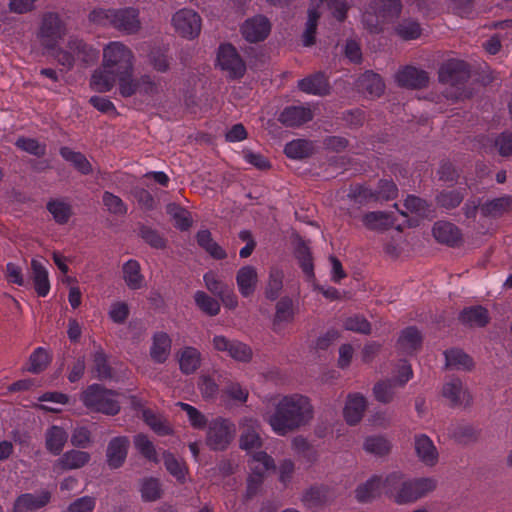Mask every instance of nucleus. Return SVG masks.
<instances>
[{"instance_id":"nucleus-1","label":"nucleus","mask_w":512,"mask_h":512,"mask_svg":"<svg viewBox=\"0 0 512 512\" xmlns=\"http://www.w3.org/2000/svg\"><path fill=\"white\" fill-rule=\"evenodd\" d=\"M66 35L67 26L60 15L47 12L42 15L35 33L36 44L41 48L42 55L52 57L68 70L78 60L88 65L97 59L98 52L94 48L75 36L66 40Z\"/></svg>"},{"instance_id":"nucleus-2","label":"nucleus","mask_w":512,"mask_h":512,"mask_svg":"<svg viewBox=\"0 0 512 512\" xmlns=\"http://www.w3.org/2000/svg\"><path fill=\"white\" fill-rule=\"evenodd\" d=\"M273 410L263 414L271 430L285 436L309 425L314 418V407L309 397L292 393L278 395L272 400Z\"/></svg>"},{"instance_id":"nucleus-3","label":"nucleus","mask_w":512,"mask_h":512,"mask_svg":"<svg viewBox=\"0 0 512 512\" xmlns=\"http://www.w3.org/2000/svg\"><path fill=\"white\" fill-rule=\"evenodd\" d=\"M134 68V55L120 41L109 42L103 48L102 67L91 76L90 86L97 92H108L115 85V75Z\"/></svg>"},{"instance_id":"nucleus-4","label":"nucleus","mask_w":512,"mask_h":512,"mask_svg":"<svg viewBox=\"0 0 512 512\" xmlns=\"http://www.w3.org/2000/svg\"><path fill=\"white\" fill-rule=\"evenodd\" d=\"M437 480L432 477L409 478L399 471L385 475L384 494L398 505L412 504L433 492Z\"/></svg>"},{"instance_id":"nucleus-5","label":"nucleus","mask_w":512,"mask_h":512,"mask_svg":"<svg viewBox=\"0 0 512 512\" xmlns=\"http://www.w3.org/2000/svg\"><path fill=\"white\" fill-rule=\"evenodd\" d=\"M401 11L400 0H372L363 12L362 22L370 32H379L384 24L392 22Z\"/></svg>"},{"instance_id":"nucleus-6","label":"nucleus","mask_w":512,"mask_h":512,"mask_svg":"<svg viewBox=\"0 0 512 512\" xmlns=\"http://www.w3.org/2000/svg\"><path fill=\"white\" fill-rule=\"evenodd\" d=\"M325 9L330 10L337 20L342 21L346 16L348 7L344 0H311L306 28L302 35L304 46L314 44L317 22Z\"/></svg>"},{"instance_id":"nucleus-7","label":"nucleus","mask_w":512,"mask_h":512,"mask_svg":"<svg viewBox=\"0 0 512 512\" xmlns=\"http://www.w3.org/2000/svg\"><path fill=\"white\" fill-rule=\"evenodd\" d=\"M81 400L85 407L93 412L113 416L120 411V402L117 393L98 384L88 386L87 389L83 391Z\"/></svg>"},{"instance_id":"nucleus-8","label":"nucleus","mask_w":512,"mask_h":512,"mask_svg":"<svg viewBox=\"0 0 512 512\" xmlns=\"http://www.w3.org/2000/svg\"><path fill=\"white\" fill-rule=\"evenodd\" d=\"M235 425L222 417H217L209 422L206 432V444L215 451L226 449L234 439Z\"/></svg>"},{"instance_id":"nucleus-9","label":"nucleus","mask_w":512,"mask_h":512,"mask_svg":"<svg viewBox=\"0 0 512 512\" xmlns=\"http://www.w3.org/2000/svg\"><path fill=\"white\" fill-rule=\"evenodd\" d=\"M175 31L183 38L194 39L199 36L202 27L200 15L189 8L176 11L171 19Z\"/></svg>"},{"instance_id":"nucleus-10","label":"nucleus","mask_w":512,"mask_h":512,"mask_svg":"<svg viewBox=\"0 0 512 512\" xmlns=\"http://www.w3.org/2000/svg\"><path fill=\"white\" fill-rule=\"evenodd\" d=\"M251 474L248 478V493L254 494L269 471L275 470L274 460L264 451L256 452L249 461Z\"/></svg>"},{"instance_id":"nucleus-11","label":"nucleus","mask_w":512,"mask_h":512,"mask_svg":"<svg viewBox=\"0 0 512 512\" xmlns=\"http://www.w3.org/2000/svg\"><path fill=\"white\" fill-rule=\"evenodd\" d=\"M213 349L226 353L229 357L238 362H249L252 359L251 348L243 342L229 339L223 335H215L212 338Z\"/></svg>"},{"instance_id":"nucleus-12","label":"nucleus","mask_w":512,"mask_h":512,"mask_svg":"<svg viewBox=\"0 0 512 512\" xmlns=\"http://www.w3.org/2000/svg\"><path fill=\"white\" fill-rule=\"evenodd\" d=\"M217 64L222 70L227 71L231 77H241L246 70L243 60L230 44H223L219 47Z\"/></svg>"},{"instance_id":"nucleus-13","label":"nucleus","mask_w":512,"mask_h":512,"mask_svg":"<svg viewBox=\"0 0 512 512\" xmlns=\"http://www.w3.org/2000/svg\"><path fill=\"white\" fill-rule=\"evenodd\" d=\"M112 27L125 34L137 33L141 28L139 10L134 7L115 9Z\"/></svg>"},{"instance_id":"nucleus-14","label":"nucleus","mask_w":512,"mask_h":512,"mask_svg":"<svg viewBox=\"0 0 512 512\" xmlns=\"http://www.w3.org/2000/svg\"><path fill=\"white\" fill-rule=\"evenodd\" d=\"M241 435L239 439L240 448L245 451L258 449L262 446V439L259 435L260 423L253 417H243L239 421Z\"/></svg>"},{"instance_id":"nucleus-15","label":"nucleus","mask_w":512,"mask_h":512,"mask_svg":"<svg viewBox=\"0 0 512 512\" xmlns=\"http://www.w3.org/2000/svg\"><path fill=\"white\" fill-rule=\"evenodd\" d=\"M442 397L452 407L467 406L471 402V395L459 378H450L442 386Z\"/></svg>"},{"instance_id":"nucleus-16","label":"nucleus","mask_w":512,"mask_h":512,"mask_svg":"<svg viewBox=\"0 0 512 512\" xmlns=\"http://www.w3.org/2000/svg\"><path fill=\"white\" fill-rule=\"evenodd\" d=\"M469 78L468 66L460 60H449L440 69L439 79L442 83L449 84L459 89V85Z\"/></svg>"},{"instance_id":"nucleus-17","label":"nucleus","mask_w":512,"mask_h":512,"mask_svg":"<svg viewBox=\"0 0 512 512\" xmlns=\"http://www.w3.org/2000/svg\"><path fill=\"white\" fill-rule=\"evenodd\" d=\"M129 446L130 441L126 436H117L109 441L106 450V458L110 468L117 469L124 464Z\"/></svg>"},{"instance_id":"nucleus-18","label":"nucleus","mask_w":512,"mask_h":512,"mask_svg":"<svg viewBox=\"0 0 512 512\" xmlns=\"http://www.w3.org/2000/svg\"><path fill=\"white\" fill-rule=\"evenodd\" d=\"M270 29L271 26L266 17L254 16L243 23L241 32L247 41L258 42L264 40L268 36Z\"/></svg>"},{"instance_id":"nucleus-19","label":"nucleus","mask_w":512,"mask_h":512,"mask_svg":"<svg viewBox=\"0 0 512 512\" xmlns=\"http://www.w3.org/2000/svg\"><path fill=\"white\" fill-rule=\"evenodd\" d=\"M367 408V400L360 393L348 394L343 408V417L350 426L357 425L363 418Z\"/></svg>"},{"instance_id":"nucleus-20","label":"nucleus","mask_w":512,"mask_h":512,"mask_svg":"<svg viewBox=\"0 0 512 512\" xmlns=\"http://www.w3.org/2000/svg\"><path fill=\"white\" fill-rule=\"evenodd\" d=\"M51 499V493L42 490L37 494L25 493L18 496L13 505V512H33L46 506Z\"/></svg>"},{"instance_id":"nucleus-21","label":"nucleus","mask_w":512,"mask_h":512,"mask_svg":"<svg viewBox=\"0 0 512 512\" xmlns=\"http://www.w3.org/2000/svg\"><path fill=\"white\" fill-rule=\"evenodd\" d=\"M398 189L390 180H381L376 192L366 187H357L354 191V197L360 200H390L397 196Z\"/></svg>"},{"instance_id":"nucleus-22","label":"nucleus","mask_w":512,"mask_h":512,"mask_svg":"<svg viewBox=\"0 0 512 512\" xmlns=\"http://www.w3.org/2000/svg\"><path fill=\"white\" fill-rule=\"evenodd\" d=\"M415 452L419 460L426 466H434L438 462V451L433 441L425 434H419L414 439Z\"/></svg>"},{"instance_id":"nucleus-23","label":"nucleus","mask_w":512,"mask_h":512,"mask_svg":"<svg viewBox=\"0 0 512 512\" xmlns=\"http://www.w3.org/2000/svg\"><path fill=\"white\" fill-rule=\"evenodd\" d=\"M395 81L402 87L422 88L428 83V75L423 70L407 66L396 73Z\"/></svg>"},{"instance_id":"nucleus-24","label":"nucleus","mask_w":512,"mask_h":512,"mask_svg":"<svg viewBox=\"0 0 512 512\" xmlns=\"http://www.w3.org/2000/svg\"><path fill=\"white\" fill-rule=\"evenodd\" d=\"M385 476L374 475L360 484L355 490V496L360 502H370L384 494Z\"/></svg>"},{"instance_id":"nucleus-25","label":"nucleus","mask_w":512,"mask_h":512,"mask_svg":"<svg viewBox=\"0 0 512 512\" xmlns=\"http://www.w3.org/2000/svg\"><path fill=\"white\" fill-rule=\"evenodd\" d=\"M91 455L83 450L71 449L63 453L55 462L54 468L59 470H75L87 465Z\"/></svg>"},{"instance_id":"nucleus-26","label":"nucleus","mask_w":512,"mask_h":512,"mask_svg":"<svg viewBox=\"0 0 512 512\" xmlns=\"http://www.w3.org/2000/svg\"><path fill=\"white\" fill-rule=\"evenodd\" d=\"M236 283L243 297L253 295L258 284L257 269L250 265L241 267L236 274Z\"/></svg>"},{"instance_id":"nucleus-27","label":"nucleus","mask_w":512,"mask_h":512,"mask_svg":"<svg viewBox=\"0 0 512 512\" xmlns=\"http://www.w3.org/2000/svg\"><path fill=\"white\" fill-rule=\"evenodd\" d=\"M172 340L165 332H156L150 346L151 359L159 364L166 362L171 353Z\"/></svg>"},{"instance_id":"nucleus-28","label":"nucleus","mask_w":512,"mask_h":512,"mask_svg":"<svg viewBox=\"0 0 512 512\" xmlns=\"http://www.w3.org/2000/svg\"><path fill=\"white\" fill-rule=\"evenodd\" d=\"M31 277L38 296H47L50 291L49 273L42 262L36 258L31 260Z\"/></svg>"},{"instance_id":"nucleus-29","label":"nucleus","mask_w":512,"mask_h":512,"mask_svg":"<svg viewBox=\"0 0 512 512\" xmlns=\"http://www.w3.org/2000/svg\"><path fill=\"white\" fill-rule=\"evenodd\" d=\"M68 440V434L64 428L53 425L45 432V448L52 455H60Z\"/></svg>"},{"instance_id":"nucleus-30","label":"nucleus","mask_w":512,"mask_h":512,"mask_svg":"<svg viewBox=\"0 0 512 512\" xmlns=\"http://www.w3.org/2000/svg\"><path fill=\"white\" fill-rule=\"evenodd\" d=\"M312 119V112L308 107H286L280 114L279 120L286 126H300Z\"/></svg>"},{"instance_id":"nucleus-31","label":"nucleus","mask_w":512,"mask_h":512,"mask_svg":"<svg viewBox=\"0 0 512 512\" xmlns=\"http://www.w3.org/2000/svg\"><path fill=\"white\" fill-rule=\"evenodd\" d=\"M301 91L312 95H326L329 93L330 87L327 79L322 73H315L298 82Z\"/></svg>"},{"instance_id":"nucleus-32","label":"nucleus","mask_w":512,"mask_h":512,"mask_svg":"<svg viewBox=\"0 0 512 512\" xmlns=\"http://www.w3.org/2000/svg\"><path fill=\"white\" fill-rule=\"evenodd\" d=\"M178 361L180 370L184 374H192L200 367L201 353L195 347H184L179 351Z\"/></svg>"},{"instance_id":"nucleus-33","label":"nucleus","mask_w":512,"mask_h":512,"mask_svg":"<svg viewBox=\"0 0 512 512\" xmlns=\"http://www.w3.org/2000/svg\"><path fill=\"white\" fill-rule=\"evenodd\" d=\"M163 92L161 80L143 75L139 78L138 94L147 101H157Z\"/></svg>"},{"instance_id":"nucleus-34","label":"nucleus","mask_w":512,"mask_h":512,"mask_svg":"<svg viewBox=\"0 0 512 512\" xmlns=\"http://www.w3.org/2000/svg\"><path fill=\"white\" fill-rule=\"evenodd\" d=\"M122 271L124 282L129 289L138 290L144 286V276L141 273L138 261L128 260L124 263Z\"/></svg>"},{"instance_id":"nucleus-35","label":"nucleus","mask_w":512,"mask_h":512,"mask_svg":"<svg viewBox=\"0 0 512 512\" xmlns=\"http://www.w3.org/2000/svg\"><path fill=\"white\" fill-rule=\"evenodd\" d=\"M357 87L372 97H379L383 93L385 85L378 74L367 71L358 79Z\"/></svg>"},{"instance_id":"nucleus-36","label":"nucleus","mask_w":512,"mask_h":512,"mask_svg":"<svg viewBox=\"0 0 512 512\" xmlns=\"http://www.w3.org/2000/svg\"><path fill=\"white\" fill-rule=\"evenodd\" d=\"M433 235L438 242L455 245L460 240V232L449 222H437L433 227Z\"/></svg>"},{"instance_id":"nucleus-37","label":"nucleus","mask_w":512,"mask_h":512,"mask_svg":"<svg viewBox=\"0 0 512 512\" xmlns=\"http://www.w3.org/2000/svg\"><path fill=\"white\" fill-rule=\"evenodd\" d=\"M196 240L198 245L203 248L214 259H224L226 252L224 249L214 241L209 230L202 229L197 232Z\"/></svg>"},{"instance_id":"nucleus-38","label":"nucleus","mask_w":512,"mask_h":512,"mask_svg":"<svg viewBox=\"0 0 512 512\" xmlns=\"http://www.w3.org/2000/svg\"><path fill=\"white\" fill-rule=\"evenodd\" d=\"M445 365L454 370H470L473 366L472 359L459 349L445 351Z\"/></svg>"},{"instance_id":"nucleus-39","label":"nucleus","mask_w":512,"mask_h":512,"mask_svg":"<svg viewBox=\"0 0 512 512\" xmlns=\"http://www.w3.org/2000/svg\"><path fill=\"white\" fill-rule=\"evenodd\" d=\"M395 34L403 40H414L421 36L422 28L418 21L403 18L394 26Z\"/></svg>"},{"instance_id":"nucleus-40","label":"nucleus","mask_w":512,"mask_h":512,"mask_svg":"<svg viewBox=\"0 0 512 512\" xmlns=\"http://www.w3.org/2000/svg\"><path fill=\"white\" fill-rule=\"evenodd\" d=\"M422 343L420 332L414 327L406 328L399 337V349L407 354L416 351Z\"/></svg>"},{"instance_id":"nucleus-41","label":"nucleus","mask_w":512,"mask_h":512,"mask_svg":"<svg viewBox=\"0 0 512 512\" xmlns=\"http://www.w3.org/2000/svg\"><path fill=\"white\" fill-rule=\"evenodd\" d=\"M133 69L124 70L115 75V83H118L119 93L123 97H131L138 93L139 79L133 78Z\"/></svg>"},{"instance_id":"nucleus-42","label":"nucleus","mask_w":512,"mask_h":512,"mask_svg":"<svg viewBox=\"0 0 512 512\" xmlns=\"http://www.w3.org/2000/svg\"><path fill=\"white\" fill-rule=\"evenodd\" d=\"M488 312L481 306L466 308L460 314L463 324L471 327H482L488 323Z\"/></svg>"},{"instance_id":"nucleus-43","label":"nucleus","mask_w":512,"mask_h":512,"mask_svg":"<svg viewBox=\"0 0 512 512\" xmlns=\"http://www.w3.org/2000/svg\"><path fill=\"white\" fill-rule=\"evenodd\" d=\"M140 494L144 502H154L159 500L163 494L160 480L153 477L142 479L140 483Z\"/></svg>"},{"instance_id":"nucleus-44","label":"nucleus","mask_w":512,"mask_h":512,"mask_svg":"<svg viewBox=\"0 0 512 512\" xmlns=\"http://www.w3.org/2000/svg\"><path fill=\"white\" fill-rule=\"evenodd\" d=\"M163 461L167 471L180 483L186 481L188 468L184 461L176 458L172 453L165 452Z\"/></svg>"},{"instance_id":"nucleus-45","label":"nucleus","mask_w":512,"mask_h":512,"mask_svg":"<svg viewBox=\"0 0 512 512\" xmlns=\"http://www.w3.org/2000/svg\"><path fill=\"white\" fill-rule=\"evenodd\" d=\"M313 151V144L304 139L292 140L286 144L284 149L286 156L290 159H303L310 156Z\"/></svg>"},{"instance_id":"nucleus-46","label":"nucleus","mask_w":512,"mask_h":512,"mask_svg":"<svg viewBox=\"0 0 512 512\" xmlns=\"http://www.w3.org/2000/svg\"><path fill=\"white\" fill-rule=\"evenodd\" d=\"M294 312L292 301L284 298L281 299L276 305V312L274 317V329L280 330L283 325L290 323L293 320Z\"/></svg>"},{"instance_id":"nucleus-47","label":"nucleus","mask_w":512,"mask_h":512,"mask_svg":"<svg viewBox=\"0 0 512 512\" xmlns=\"http://www.w3.org/2000/svg\"><path fill=\"white\" fill-rule=\"evenodd\" d=\"M511 208L512 197L506 195L503 197L487 201L485 204L482 205L481 211L485 215L496 217L503 214L504 212L509 211Z\"/></svg>"},{"instance_id":"nucleus-48","label":"nucleus","mask_w":512,"mask_h":512,"mask_svg":"<svg viewBox=\"0 0 512 512\" xmlns=\"http://www.w3.org/2000/svg\"><path fill=\"white\" fill-rule=\"evenodd\" d=\"M363 449L375 456H385L391 450L390 441L383 436H370L364 440Z\"/></svg>"},{"instance_id":"nucleus-49","label":"nucleus","mask_w":512,"mask_h":512,"mask_svg":"<svg viewBox=\"0 0 512 512\" xmlns=\"http://www.w3.org/2000/svg\"><path fill=\"white\" fill-rule=\"evenodd\" d=\"M60 154L66 161L72 163L82 174H89L92 171L91 164L80 152L73 151L68 147H63L60 150Z\"/></svg>"},{"instance_id":"nucleus-50","label":"nucleus","mask_w":512,"mask_h":512,"mask_svg":"<svg viewBox=\"0 0 512 512\" xmlns=\"http://www.w3.org/2000/svg\"><path fill=\"white\" fill-rule=\"evenodd\" d=\"M364 225L373 230L386 229L393 224L391 215L385 212H370L363 216Z\"/></svg>"},{"instance_id":"nucleus-51","label":"nucleus","mask_w":512,"mask_h":512,"mask_svg":"<svg viewBox=\"0 0 512 512\" xmlns=\"http://www.w3.org/2000/svg\"><path fill=\"white\" fill-rule=\"evenodd\" d=\"M133 443L137 451L142 454L146 459L154 463L159 462L158 454L152 441L144 434H137Z\"/></svg>"},{"instance_id":"nucleus-52","label":"nucleus","mask_w":512,"mask_h":512,"mask_svg":"<svg viewBox=\"0 0 512 512\" xmlns=\"http://www.w3.org/2000/svg\"><path fill=\"white\" fill-rule=\"evenodd\" d=\"M194 300L197 307L209 316H216L220 312L219 302L204 291H197Z\"/></svg>"},{"instance_id":"nucleus-53","label":"nucleus","mask_w":512,"mask_h":512,"mask_svg":"<svg viewBox=\"0 0 512 512\" xmlns=\"http://www.w3.org/2000/svg\"><path fill=\"white\" fill-rule=\"evenodd\" d=\"M48 211L59 224L67 223L72 212L71 206L62 200H52L47 204Z\"/></svg>"},{"instance_id":"nucleus-54","label":"nucleus","mask_w":512,"mask_h":512,"mask_svg":"<svg viewBox=\"0 0 512 512\" xmlns=\"http://www.w3.org/2000/svg\"><path fill=\"white\" fill-rule=\"evenodd\" d=\"M50 362V357L47 351L42 348H36L29 357V366L27 371L38 374L43 371Z\"/></svg>"},{"instance_id":"nucleus-55","label":"nucleus","mask_w":512,"mask_h":512,"mask_svg":"<svg viewBox=\"0 0 512 512\" xmlns=\"http://www.w3.org/2000/svg\"><path fill=\"white\" fill-rule=\"evenodd\" d=\"M295 255L299 260L303 272L309 277L314 276L313 263L309 247L301 240L298 241L295 248Z\"/></svg>"},{"instance_id":"nucleus-56","label":"nucleus","mask_w":512,"mask_h":512,"mask_svg":"<svg viewBox=\"0 0 512 512\" xmlns=\"http://www.w3.org/2000/svg\"><path fill=\"white\" fill-rule=\"evenodd\" d=\"M102 202L107 211L111 214L123 216L127 213V205L120 197L111 192L105 191L103 193Z\"/></svg>"},{"instance_id":"nucleus-57","label":"nucleus","mask_w":512,"mask_h":512,"mask_svg":"<svg viewBox=\"0 0 512 512\" xmlns=\"http://www.w3.org/2000/svg\"><path fill=\"white\" fill-rule=\"evenodd\" d=\"M167 213L173 218L175 227L180 230H187L192 224L189 212L175 204L167 206Z\"/></svg>"},{"instance_id":"nucleus-58","label":"nucleus","mask_w":512,"mask_h":512,"mask_svg":"<svg viewBox=\"0 0 512 512\" xmlns=\"http://www.w3.org/2000/svg\"><path fill=\"white\" fill-rule=\"evenodd\" d=\"M283 286V272L278 268H272L269 273L268 283L266 287V297L274 300L276 299Z\"/></svg>"},{"instance_id":"nucleus-59","label":"nucleus","mask_w":512,"mask_h":512,"mask_svg":"<svg viewBox=\"0 0 512 512\" xmlns=\"http://www.w3.org/2000/svg\"><path fill=\"white\" fill-rule=\"evenodd\" d=\"M143 418L147 425H149V427L156 433L160 435H167L170 433L171 429L162 417L153 414L149 410H145L143 411Z\"/></svg>"},{"instance_id":"nucleus-60","label":"nucleus","mask_w":512,"mask_h":512,"mask_svg":"<svg viewBox=\"0 0 512 512\" xmlns=\"http://www.w3.org/2000/svg\"><path fill=\"white\" fill-rule=\"evenodd\" d=\"M177 405L180 406L182 410L186 412L192 427L196 429H203L206 426V417L195 407L183 402H179Z\"/></svg>"},{"instance_id":"nucleus-61","label":"nucleus","mask_w":512,"mask_h":512,"mask_svg":"<svg viewBox=\"0 0 512 512\" xmlns=\"http://www.w3.org/2000/svg\"><path fill=\"white\" fill-rule=\"evenodd\" d=\"M374 396L381 403H389L394 397V383L391 381L377 383L373 388Z\"/></svg>"},{"instance_id":"nucleus-62","label":"nucleus","mask_w":512,"mask_h":512,"mask_svg":"<svg viewBox=\"0 0 512 512\" xmlns=\"http://www.w3.org/2000/svg\"><path fill=\"white\" fill-rule=\"evenodd\" d=\"M114 8L104 9V8H98L94 9L89 14V19L91 22H93L96 25L100 26H111L113 23L114 18Z\"/></svg>"},{"instance_id":"nucleus-63","label":"nucleus","mask_w":512,"mask_h":512,"mask_svg":"<svg viewBox=\"0 0 512 512\" xmlns=\"http://www.w3.org/2000/svg\"><path fill=\"white\" fill-rule=\"evenodd\" d=\"M71 443L78 448H87L92 443L91 432L87 427H76L71 434Z\"/></svg>"},{"instance_id":"nucleus-64","label":"nucleus","mask_w":512,"mask_h":512,"mask_svg":"<svg viewBox=\"0 0 512 512\" xmlns=\"http://www.w3.org/2000/svg\"><path fill=\"white\" fill-rule=\"evenodd\" d=\"M206 288L216 296L222 295L228 288V286L219 279L217 274L213 271L207 272L204 277Z\"/></svg>"}]
</instances>
